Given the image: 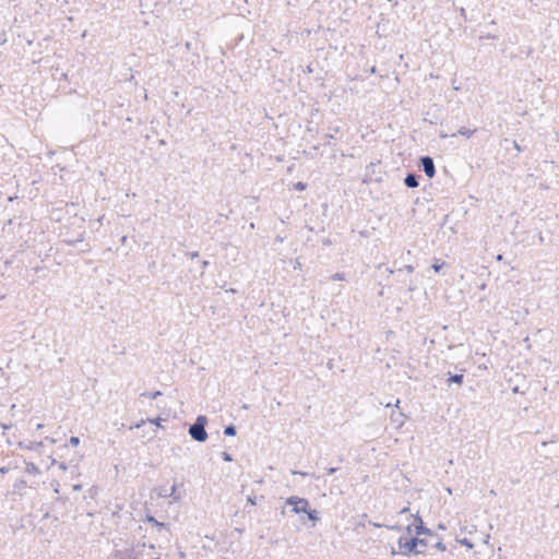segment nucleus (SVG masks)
Segmentation results:
<instances>
[{"mask_svg":"<svg viewBox=\"0 0 559 559\" xmlns=\"http://www.w3.org/2000/svg\"><path fill=\"white\" fill-rule=\"evenodd\" d=\"M419 545L423 546V540L415 537L401 536L399 538L400 551L403 554L420 552Z\"/></svg>","mask_w":559,"mask_h":559,"instance_id":"obj_1","label":"nucleus"},{"mask_svg":"<svg viewBox=\"0 0 559 559\" xmlns=\"http://www.w3.org/2000/svg\"><path fill=\"white\" fill-rule=\"evenodd\" d=\"M286 503L293 507L295 513L308 512L309 502L304 498L290 497L286 500Z\"/></svg>","mask_w":559,"mask_h":559,"instance_id":"obj_2","label":"nucleus"},{"mask_svg":"<svg viewBox=\"0 0 559 559\" xmlns=\"http://www.w3.org/2000/svg\"><path fill=\"white\" fill-rule=\"evenodd\" d=\"M189 432L191 437L197 441H205L207 438V433L204 429V426L201 424H194L190 427Z\"/></svg>","mask_w":559,"mask_h":559,"instance_id":"obj_3","label":"nucleus"},{"mask_svg":"<svg viewBox=\"0 0 559 559\" xmlns=\"http://www.w3.org/2000/svg\"><path fill=\"white\" fill-rule=\"evenodd\" d=\"M421 164H423V168H424V171L427 175V177L432 178L436 174L432 158L425 156L421 158Z\"/></svg>","mask_w":559,"mask_h":559,"instance_id":"obj_4","label":"nucleus"},{"mask_svg":"<svg viewBox=\"0 0 559 559\" xmlns=\"http://www.w3.org/2000/svg\"><path fill=\"white\" fill-rule=\"evenodd\" d=\"M405 185L408 188H416L418 186V181L414 175H407L405 178Z\"/></svg>","mask_w":559,"mask_h":559,"instance_id":"obj_5","label":"nucleus"},{"mask_svg":"<svg viewBox=\"0 0 559 559\" xmlns=\"http://www.w3.org/2000/svg\"><path fill=\"white\" fill-rule=\"evenodd\" d=\"M224 433L227 436H235V433H236L235 427H233V426L226 427L224 430Z\"/></svg>","mask_w":559,"mask_h":559,"instance_id":"obj_6","label":"nucleus"},{"mask_svg":"<svg viewBox=\"0 0 559 559\" xmlns=\"http://www.w3.org/2000/svg\"><path fill=\"white\" fill-rule=\"evenodd\" d=\"M332 280H333V281H344V280H345V274H344V273H335V274L332 276Z\"/></svg>","mask_w":559,"mask_h":559,"instance_id":"obj_7","label":"nucleus"},{"mask_svg":"<svg viewBox=\"0 0 559 559\" xmlns=\"http://www.w3.org/2000/svg\"><path fill=\"white\" fill-rule=\"evenodd\" d=\"M451 381L456 382L461 384L463 382V376L462 374H455L451 378Z\"/></svg>","mask_w":559,"mask_h":559,"instance_id":"obj_8","label":"nucleus"},{"mask_svg":"<svg viewBox=\"0 0 559 559\" xmlns=\"http://www.w3.org/2000/svg\"><path fill=\"white\" fill-rule=\"evenodd\" d=\"M308 514V518L311 520V521H316L317 520V512L314 510H309L308 509V512H306Z\"/></svg>","mask_w":559,"mask_h":559,"instance_id":"obj_9","label":"nucleus"},{"mask_svg":"<svg viewBox=\"0 0 559 559\" xmlns=\"http://www.w3.org/2000/svg\"><path fill=\"white\" fill-rule=\"evenodd\" d=\"M444 265V262H436L433 265H432V269L435 270V272H439Z\"/></svg>","mask_w":559,"mask_h":559,"instance_id":"obj_10","label":"nucleus"},{"mask_svg":"<svg viewBox=\"0 0 559 559\" xmlns=\"http://www.w3.org/2000/svg\"><path fill=\"white\" fill-rule=\"evenodd\" d=\"M79 443H80V439H79L78 437H71V438H70V444H71L72 447H78V445H79Z\"/></svg>","mask_w":559,"mask_h":559,"instance_id":"obj_11","label":"nucleus"},{"mask_svg":"<svg viewBox=\"0 0 559 559\" xmlns=\"http://www.w3.org/2000/svg\"><path fill=\"white\" fill-rule=\"evenodd\" d=\"M295 189H296V190H299V191H302V190H305V189H306V185H305V183H302V182H297V183L295 185Z\"/></svg>","mask_w":559,"mask_h":559,"instance_id":"obj_12","label":"nucleus"},{"mask_svg":"<svg viewBox=\"0 0 559 559\" xmlns=\"http://www.w3.org/2000/svg\"><path fill=\"white\" fill-rule=\"evenodd\" d=\"M502 259H503V258H502V254H498V255H497V260H498V261H501Z\"/></svg>","mask_w":559,"mask_h":559,"instance_id":"obj_13","label":"nucleus"},{"mask_svg":"<svg viewBox=\"0 0 559 559\" xmlns=\"http://www.w3.org/2000/svg\"><path fill=\"white\" fill-rule=\"evenodd\" d=\"M5 472H7V469H5V468H3V467H2V468H0V473H5Z\"/></svg>","mask_w":559,"mask_h":559,"instance_id":"obj_14","label":"nucleus"},{"mask_svg":"<svg viewBox=\"0 0 559 559\" xmlns=\"http://www.w3.org/2000/svg\"><path fill=\"white\" fill-rule=\"evenodd\" d=\"M148 521H151V522H155V520H154L152 516H151V518H148Z\"/></svg>","mask_w":559,"mask_h":559,"instance_id":"obj_15","label":"nucleus"}]
</instances>
